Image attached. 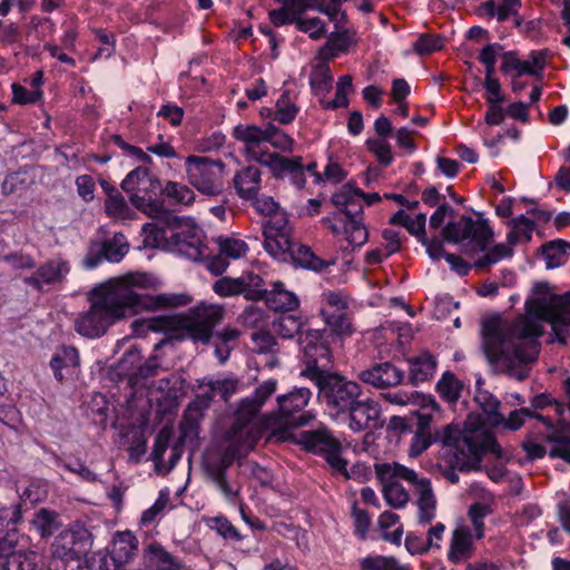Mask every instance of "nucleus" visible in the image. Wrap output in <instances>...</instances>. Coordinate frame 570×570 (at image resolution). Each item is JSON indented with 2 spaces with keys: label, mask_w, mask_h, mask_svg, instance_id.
Listing matches in <instances>:
<instances>
[{
  "label": "nucleus",
  "mask_w": 570,
  "mask_h": 570,
  "mask_svg": "<svg viewBox=\"0 0 570 570\" xmlns=\"http://www.w3.org/2000/svg\"><path fill=\"white\" fill-rule=\"evenodd\" d=\"M160 220L171 233V252L191 261H199L205 256L204 233L193 217L168 213Z\"/></svg>",
  "instance_id": "9b49d317"
},
{
  "label": "nucleus",
  "mask_w": 570,
  "mask_h": 570,
  "mask_svg": "<svg viewBox=\"0 0 570 570\" xmlns=\"http://www.w3.org/2000/svg\"><path fill=\"white\" fill-rule=\"evenodd\" d=\"M129 245L122 234H115L111 239H108L102 245V254L105 259L111 263L120 262L127 254Z\"/></svg>",
  "instance_id": "49530a36"
},
{
  "label": "nucleus",
  "mask_w": 570,
  "mask_h": 570,
  "mask_svg": "<svg viewBox=\"0 0 570 570\" xmlns=\"http://www.w3.org/2000/svg\"><path fill=\"white\" fill-rule=\"evenodd\" d=\"M234 186L239 197L256 198L261 189V171L254 166L239 170L234 177Z\"/></svg>",
  "instance_id": "c85d7f7f"
},
{
  "label": "nucleus",
  "mask_w": 570,
  "mask_h": 570,
  "mask_svg": "<svg viewBox=\"0 0 570 570\" xmlns=\"http://www.w3.org/2000/svg\"><path fill=\"white\" fill-rule=\"evenodd\" d=\"M12 101L19 105L36 104L42 99V89H30L27 85L12 83Z\"/></svg>",
  "instance_id": "4d7b16f0"
},
{
  "label": "nucleus",
  "mask_w": 570,
  "mask_h": 570,
  "mask_svg": "<svg viewBox=\"0 0 570 570\" xmlns=\"http://www.w3.org/2000/svg\"><path fill=\"white\" fill-rule=\"evenodd\" d=\"M91 548V533L80 524L75 523L61 531L52 541L49 570H66L69 561L81 559Z\"/></svg>",
  "instance_id": "ddd939ff"
},
{
  "label": "nucleus",
  "mask_w": 570,
  "mask_h": 570,
  "mask_svg": "<svg viewBox=\"0 0 570 570\" xmlns=\"http://www.w3.org/2000/svg\"><path fill=\"white\" fill-rule=\"evenodd\" d=\"M141 235L145 247L171 252V233H169L166 224L165 227H159L156 223L145 224Z\"/></svg>",
  "instance_id": "72a5a7b5"
},
{
  "label": "nucleus",
  "mask_w": 570,
  "mask_h": 570,
  "mask_svg": "<svg viewBox=\"0 0 570 570\" xmlns=\"http://www.w3.org/2000/svg\"><path fill=\"white\" fill-rule=\"evenodd\" d=\"M313 176L315 183L322 181V176L316 171V164L311 163L308 165L301 164L298 168L293 173V175L288 178L293 185L297 188H303L306 183V176Z\"/></svg>",
  "instance_id": "69168bd1"
},
{
  "label": "nucleus",
  "mask_w": 570,
  "mask_h": 570,
  "mask_svg": "<svg viewBox=\"0 0 570 570\" xmlns=\"http://www.w3.org/2000/svg\"><path fill=\"white\" fill-rule=\"evenodd\" d=\"M308 8H314V3L303 2L299 7L282 4V8L272 10L269 12V20L275 27H281L287 23H295L297 14H302Z\"/></svg>",
  "instance_id": "c03bdc74"
},
{
  "label": "nucleus",
  "mask_w": 570,
  "mask_h": 570,
  "mask_svg": "<svg viewBox=\"0 0 570 570\" xmlns=\"http://www.w3.org/2000/svg\"><path fill=\"white\" fill-rule=\"evenodd\" d=\"M361 197L360 188L351 184L342 186L332 196V202L340 213L323 219L334 235L343 234L352 248L362 247L368 239V232L361 216Z\"/></svg>",
  "instance_id": "423d86ee"
},
{
  "label": "nucleus",
  "mask_w": 570,
  "mask_h": 570,
  "mask_svg": "<svg viewBox=\"0 0 570 570\" xmlns=\"http://www.w3.org/2000/svg\"><path fill=\"white\" fill-rule=\"evenodd\" d=\"M121 188L129 195L131 203L149 217L160 220L169 213L157 200L163 190L160 181L147 168L131 170L122 180Z\"/></svg>",
  "instance_id": "1a4fd4ad"
},
{
  "label": "nucleus",
  "mask_w": 570,
  "mask_h": 570,
  "mask_svg": "<svg viewBox=\"0 0 570 570\" xmlns=\"http://www.w3.org/2000/svg\"><path fill=\"white\" fill-rule=\"evenodd\" d=\"M417 428L409 449L411 458H417L428 449V416L424 413H417Z\"/></svg>",
  "instance_id": "3c124183"
},
{
  "label": "nucleus",
  "mask_w": 570,
  "mask_h": 570,
  "mask_svg": "<svg viewBox=\"0 0 570 570\" xmlns=\"http://www.w3.org/2000/svg\"><path fill=\"white\" fill-rule=\"evenodd\" d=\"M297 111L298 109L291 100L288 92H284L276 102L275 120L283 125L291 124Z\"/></svg>",
  "instance_id": "13d9d810"
},
{
  "label": "nucleus",
  "mask_w": 570,
  "mask_h": 570,
  "mask_svg": "<svg viewBox=\"0 0 570 570\" xmlns=\"http://www.w3.org/2000/svg\"><path fill=\"white\" fill-rule=\"evenodd\" d=\"M224 309L219 305L202 304L190 315L180 321V325L195 342L208 343L213 328L223 320Z\"/></svg>",
  "instance_id": "a211bd4d"
},
{
  "label": "nucleus",
  "mask_w": 570,
  "mask_h": 570,
  "mask_svg": "<svg viewBox=\"0 0 570 570\" xmlns=\"http://www.w3.org/2000/svg\"><path fill=\"white\" fill-rule=\"evenodd\" d=\"M106 214L115 219H129L132 217V210L126 203L119 191H112L105 202Z\"/></svg>",
  "instance_id": "a18cd8bd"
},
{
  "label": "nucleus",
  "mask_w": 570,
  "mask_h": 570,
  "mask_svg": "<svg viewBox=\"0 0 570 570\" xmlns=\"http://www.w3.org/2000/svg\"><path fill=\"white\" fill-rule=\"evenodd\" d=\"M544 65L546 56L541 51H533L525 59H519L514 53L509 52L502 57L501 69L511 77L538 76L543 70Z\"/></svg>",
  "instance_id": "4be33fe9"
},
{
  "label": "nucleus",
  "mask_w": 570,
  "mask_h": 570,
  "mask_svg": "<svg viewBox=\"0 0 570 570\" xmlns=\"http://www.w3.org/2000/svg\"><path fill=\"white\" fill-rule=\"evenodd\" d=\"M200 387L204 390V395L208 399L219 395L223 400L227 401L233 394L238 392L239 382L233 377L209 380Z\"/></svg>",
  "instance_id": "ea45409f"
},
{
  "label": "nucleus",
  "mask_w": 570,
  "mask_h": 570,
  "mask_svg": "<svg viewBox=\"0 0 570 570\" xmlns=\"http://www.w3.org/2000/svg\"><path fill=\"white\" fill-rule=\"evenodd\" d=\"M146 553L151 570H187L178 559L160 544H150Z\"/></svg>",
  "instance_id": "f704fd0d"
},
{
  "label": "nucleus",
  "mask_w": 570,
  "mask_h": 570,
  "mask_svg": "<svg viewBox=\"0 0 570 570\" xmlns=\"http://www.w3.org/2000/svg\"><path fill=\"white\" fill-rule=\"evenodd\" d=\"M69 272V263L61 257H56L40 265L31 276L24 278V283L40 291L46 286L61 283Z\"/></svg>",
  "instance_id": "412c9836"
},
{
  "label": "nucleus",
  "mask_w": 570,
  "mask_h": 570,
  "mask_svg": "<svg viewBox=\"0 0 570 570\" xmlns=\"http://www.w3.org/2000/svg\"><path fill=\"white\" fill-rule=\"evenodd\" d=\"M301 443L307 450L322 454L335 473L346 479L350 476L347 461L342 456V444L326 428L302 432Z\"/></svg>",
  "instance_id": "2eb2a0df"
},
{
  "label": "nucleus",
  "mask_w": 570,
  "mask_h": 570,
  "mask_svg": "<svg viewBox=\"0 0 570 570\" xmlns=\"http://www.w3.org/2000/svg\"><path fill=\"white\" fill-rule=\"evenodd\" d=\"M353 89L352 77L350 75H345L340 77L336 83V95L335 98L331 101L324 104V107L327 109L343 108L348 105L347 96Z\"/></svg>",
  "instance_id": "5fc2aeb1"
},
{
  "label": "nucleus",
  "mask_w": 570,
  "mask_h": 570,
  "mask_svg": "<svg viewBox=\"0 0 570 570\" xmlns=\"http://www.w3.org/2000/svg\"><path fill=\"white\" fill-rule=\"evenodd\" d=\"M350 39L345 35H333L326 43L320 49L318 58L323 61H328L337 57L341 52L348 49Z\"/></svg>",
  "instance_id": "09e8293b"
},
{
  "label": "nucleus",
  "mask_w": 570,
  "mask_h": 570,
  "mask_svg": "<svg viewBox=\"0 0 570 570\" xmlns=\"http://www.w3.org/2000/svg\"><path fill=\"white\" fill-rule=\"evenodd\" d=\"M569 256L570 245L563 240L551 242L543 246V257L548 269L562 266Z\"/></svg>",
  "instance_id": "a19ab883"
},
{
  "label": "nucleus",
  "mask_w": 570,
  "mask_h": 570,
  "mask_svg": "<svg viewBox=\"0 0 570 570\" xmlns=\"http://www.w3.org/2000/svg\"><path fill=\"white\" fill-rule=\"evenodd\" d=\"M266 292V304L273 311H294L299 306L298 297L291 291H287L282 282L272 284V288Z\"/></svg>",
  "instance_id": "7c9ffc66"
},
{
  "label": "nucleus",
  "mask_w": 570,
  "mask_h": 570,
  "mask_svg": "<svg viewBox=\"0 0 570 570\" xmlns=\"http://www.w3.org/2000/svg\"><path fill=\"white\" fill-rule=\"evenodd\" d=\"M348 308V296L342 291L326 289L320 296V313L323 320L342 314Z\"/></svg>",
  "instance_id": "473e14b6"
},
{
  "label": "nucleus",
  "mask_w": 570,
  "mask_h": 570,
  "mask_svg": "<svg viewBox=\"0 0 570 570\" xmlns=\"http://www.w3.org/2000/svg\"><path fill=\"white\" fill-rule=\"evenodd\" d=\"M312 392L307 387H295L286 394L277 396V412L264 416V428L272 431V435L283 439V429L288 425L304 426L315 419L311 411L294 417L309 402Z\"/></svg>",
  "instance_id": "6e6552de"
},
{
  "label": "nucleus",
  "mask_w": 570,
  "mask_h": 570,
  "mask_svg": "<svg viewBox=\"0 0 570 570\" xmlns=\"http://www.w3.org/2000/svg\"><path fill=\"white\" fill-rule=\"evenodd\" d=\"M257 163L268 167L273 175L276 177L289 178L302 164V158H287L279 155H265L264 158Z\"/></svg>",
  "instance_id": "c9c22d12"
},
{
  "label": "nucleus",
  "mask_w": 570,
  "mask_h": 570,
  "mask_svg": "<svg viewBox=\"0 0 570 570\" xmlns=\"http://www.w3.org/2000/svg\"><path fill=\"white\" fill-rule=\"evenodd\" d=\"M218 245L220 254L233 259L240 258L248 249L247 244L237 238H219Z\"/></svg>",
  "instance_id": "0e129e2a"
},
{
  "label": "nucleus",
  "mask_w": 570,
  "mask_h": 570,
  "mask_svg": "<svg viewBox=\"0 0 570 570\" xmlns=\"http://www.w3.org/2000/svg\"><path fill=\"white\" fill-rule=\"evenodd\" d=\"M510 232L507 235V240L517 246L519 244L529 243L532 238L534 230V223L521 215L509 223Z\"/></svg>",
  "instance_id": "e433bc0d"
},
{
  "label": "nucleus",
  "mask_w": 570,
  "mask_h": 570,
  "mask_svg": "<svg viewBox=\"0 0 570 570\" xmlns=\"http://www.w3.org/2000/svg\"><path fill=\"white\" fill-rule=\"evenodd\" d=\"M375 473L379 480L384 483L383 495L386 503L394 508H402L407 502L409 495L404 488L393 480L399 478L413 484L420 493V521L422 523L428 521L425 515L428 508V481L425 479H420L414 470L396 462L375 464Z\"/></svg>",
  "instance_id": "0eeeda50"
},
{
  "label": "nucleus",
  "mask_w": 570,
  "mask_h": 570,
  "mask_svg": "<svg viewBox=\"0 0 570 570\" xmlns=\"http://www.w3.org/2000/svg\"><path fill=\"white\" fill-rule=\"evenodd\" d=\"M288 258H291L295 265L315 272H322L335 264V259H322L314 254L311 247L297 243H294Z\"/></svg>",
  "instance_id": "cd10ccee"
},
{
  "label": "nucleus",
  "mask_w": 570,
  "mask_h": 570,
  "mask_svg": "<svg viewBox=\"0 0 570 570\" xmlns=\"http://www.w3.org/2000/svg\"><path fill=\"white\" fill-rule=\"evenodd\" d=\"M461 387V383L454 377L453 374L445 373L439 381L436 390L441 397L452 403L458 400Z\"/></svg>",
  "instance_id": "052dcab7"
},
{
  "label": "nucleus",
  "mask_w": 570,
  "mask_h": 570,
  "mask_svg": "<svg viewBox=\"0 0 570 570\" xmlns=\"http://www.w3.org/2000/svg\"><path fill=\"white\" fill-rule=\"evenodd\" d=\"M249 282L245 277L239 278H222L214 284V291L220 296H233L245 294L247 295V287L253 286L258 293H262V278L259 276H249Z\"/></svg>",
  "instance_id": "c756f323"
},
{
  "label": "nucleus",
  "mask_w": 570,
  "mask_h": 570,
  "mask_svg": "<svg viewBox=\"0 0 570 570\" xmlns=\"http://www.w3.org/2000/svg\"><path fill=\"white\" fill-rule=\"evenodd\" d=\"M160 220L171 233V252L191 261H199L205 256L204 233L193 217L168 213Z\"/></svg>",
  "instance_id": "f8f14e48"
},
{
  "label": "nucleus",
  "mask_w": 570,
  "mask_h": 570,
  "mask_svg": "<svg viewBox=\"0 0 570 570\" xmlns=\"http://www.w3.org/2000/svg\"><path fill=\"white\" fill-rule=\"evenodd\" d=\"M348 412V426L354 432H361L368 428L371 421H374L380 415L379 405L372 400L355 401V403L347 410Z\"/></svg>",
  "instance_id": "bb28decb"
},
{
  "label": "nucleus",
  "mask_w": 570,
  "mask_h": 570,
  "mask_svg": "<svg viewBox=\"0 0 570 570\" xmlns=\"http://www.w3.org/2000/svg\"><path fill=\"white\" fill-rule=\"evenodd\" d=\"M78 364V351L72 346H62L55 353L50 361V366L53 371L55 377L59 381L63 379V368L77 367Z\"/></svg>",
  "instance_id": "58836bf2"
},
{
  "label": "nucleus",
  "mask_w": 570,
  "mask_h": 570,
  "mask_svg": "<svg viewBox=\"0 0 570 570\" xmlns=\"http://www.w3.org/2000/svg\"><path fill=\"white\" fill-rule=\"evenodd\" d=\"M543 323L551 325L559 341L567 342L570 293L531 298L525 304V314L514 321L498 315L485 317L481 346L489 363L519 381L525 379L529 364L537 360L540 351L537 338L543 334Z\"/></svg>",
  "instance_id": "f257e3e1"
},
{
  "label": "nucleus",
  "mask_w": 570,
  "mask_h": 570,
  "mask_svg": "<svg viewBox=\"0 0 570 570\" xmlns=\"http://www.w3.org/2000/svg\"><path fill=\"white\" fill-rule=\"evenodd\" d=\"M294 245L285 215L269 217L264 224V248L274 258L286 261Z\"/></svg>",
  "instance_id": "aec40b11"
},
{
  "label": "nucleus",
  "mask_w": 570,
  "mask_h": 570,
  "mask_svg": "<svg viewBox=\"0 0 570 570\" xmlns=\"http://www.w3.org/2000/svg\"><path fill=\"white\" fill-rule=\"evenodd\" d=\"M276 389L277 381L271 379L259 384L252 396L243 399L234 424L217 449L209 450L204 458L206 473L228 500H234L237 491L227 482L225 471L236 459L247 455L261 439L265 428L264 417L259 419L258 413Z\"/></svg>",
  "instance_id": "7ed1b4c3"
},
{
  "label": "nucleus",
  "mask_w": 570,
  "mask_h": 570,
  "mask_svg": "<svg viewBox=\"0 0 570 570\" xmlns=\"http://www.w3.org/2000/svg\"><path fill=\"white\" fill-rule=\"evenodd\" d=\"M302 321L292 314L279 315L273 322V330L276 334L284 338H291L297 333H302Z\"/></svg>",
  "instance_id": "de8ad7c7"
},
{
  "label": "nucleus",
  "mask_w": 570,
  "mask_h": 570,
  "mask_svg": "<svg viewBox=\"0 0 570 570\" xmlns=\"http://www.w3.org/2000/svg\"><path fill=\"white\" fill-rule=\"evenodd\" d=\"M298 344L303 353L306 370L303 375L311 379L320 377V367H326L330 363V348L324 341V332L307 330L299 333Z\"/></svg>",
  "instance_id": "f3484780"
},
{
  "label": "nucleus",
  "mask_w": 570,
  "mask_h": 570,
  "mask_svg": "<svg viewBox=\"0 0 570 570\" xmlns=\"http://www.w3.org/2000/svg\"><path fill=\"white\" fill-rule=\"evenodd\" d=\"M367 149L376 157L380 165L387 167L394 157L391 145L384 138H368L365 142Z\"/></svg>",
  "instance_id": "864d4df0"
},
{
  "label": "nucleus",
  "mask_w": 570,
  "mask_h": 570,
  "mask_svg": "<svg viewBox=\"0 0 570 570\" xmlns=\"http://www.w3.org/2000/svg\"><path fill=\"white\" fill-rule=\"evenodd\" d=\"M379 525L383 531L382 538L391 543L400 544L402 539V524L400 517L390 511L383 512L379 518Z\"/></svg>",
  "instance_id": "79ce46f5"
},
{
  "label": "nucleus",
  "mask_w": 570,
  "mask_h": 570,
  "mask_svg": "<svg viewBox=\"0 0 570 570\" xmlns=\"http://www.w3.org/2000/svg\"><path fill=\"white\" fill-rule=\"evenodd\" d=\"M138 550V540L130 531L117 532L114 537L110 557L116 567L129 563Z\"/></svg>",
  "instance_id": "a878e982"
},
{
  "label": "nucleus",
  "mask_w": 570,
  "mask_h": 570,
  "mask_svg": "<svg viewBox=\"0 0 570 570\" xmlns=\"http://www.w3.org/2000/svg\"><path fill=\"white\" fill-rule=\"evenodd\" d=\"M333 76L328 66L320 65L309 75V83L316 95H324L332 88Z\"/></svg>",
  "instance_id": "8fccbe9b"
},
{
  "label": "nucleus",
  "mask_w": 570,
  "mask_h": 570,
  "mask_svg": "<svg viewBox=\"0 0 570 570\" xmlns=\"http://www.w3.org/2000/svg\"><path fill=\"white\" fill-rule=\"evenodd\" d=\"M168 503L169 492L161 490L155 503L141 513L139 521L140 525L145 527L153 523L157 519V517L165 510Z\"/></svg>",
  "instance_id": "680f3d73"
},
{
  "label": "nucleus",
  "mask_w": 570,
  "mask_h": 570,
  "mask_svg": "<svg viewBox=\"0 0 570 570\" xmlns=\"http://www.w3.org/2000/svg\"><path fill=\"white\" fill-rule=\"evenodd\" d=\"M430 258L433 261L444 258L450 268L459 275H466L471 269V264L466 263L459 255L445 253L441 244L430 242Z\"/></svg>",
  "instance_id": "37998d69"
},
{
  "label": "nucleus",
  "mask_w": 570,
  "mask_h": 570,
  "mask_svg": "<svg viewBox=\"0 0 570 570\" xmlns=\"http://www.w3.org/2000/svg\"><path fill=\"white\" fill-rule=\"evenodd\" d=\"M448 242L460 245L462 253L473 261V266L483 268L513 255V245L508 240L490 247L494 233L487 219L462 216L449 223L442 232Z\"/></svg>",
  "instance_id": "39448f33"
},
{
  "label": "nucleus",
  "mask_w": 570,
  "mask_h": 570,
  "mask_svg": "<svg viewBox=\"0 0 570 570\" xmlns=\"http://www.w3.org/2000/svg\"><path fill=\"white\" fill-rule=\"evenodd\" d=\"M28 538L12 530L0 539V560H6L4 570H33L37 553L27 550Z\"/></svg>",
  "instance_id": "6ab92c4d"
},
{
  "label": "nucleus",
  "mask_w": 570,
  "mask_h": 570,
  "mask_svg": "<svg viewBox=\"0 0 570 570\" xmlns=\"http://www.w3.org/2000/svg\"><path fill=\"white\" fill-rule=\"evenodd\" d=\"M187 181L200 194L219 195L225 185V164L220 159L190 155L185 159Z\"/></svg>",
  "instance_id": "4468645a"
},
{
  "label": "nucleus",
  "mask_w": 570,
  "mask_h": 570,
  "mask_svg": "<svg viewBox=\"0 0 570 570\" xmlns=\"http://www.w3.org/2000/svg\"><path fill=\"white\" fill-rule=\"evenodd\" d=\"M295 26L304 33H307L313 40L324 37L326 30L324 22L318 18H306L297 14Z\"/></svg>",
  "instance_id": "bf43d9fd"
},
{
  "label": "nucleus",
  "mask_w": 570,
  "mask_h": 570,
  "mask_svg": "<svg viewBox=\"0 0 570 570\" xmlns=\"http://www.w3.org/2000/svg\"><path fill=\"white\" fill-rule=\"evenodd\" d=\"M31 524L41 538L52 535L61 527L59 514L48 509H40L33 515Z\"/></svg>",
  "instance_id": "4c0bfd02"
},
{
  "label": "nucleus",
  "mask_w": 570,
  "mask_h": 570,
  "mask_svg": "<svg viewBox=\"0 0 570 570\" xmlns=\"http://www.w3.org/2000/svg\"><path fill=\"white\" fill-rule=\"evenodd\" d=\"M321 390L326 401L328 414L334 420H337L341 414H345L362 392L357 383L337 375L327 377Z\"/></svg>",
  "instance_id": "dca6fc26"
},
{
  "label": "nucleus",
  "mask_w": 570,
  "mask_h": 570,
  "mask_svg": "<svg viewBox=\"0 0 570 570\" xmlns=\"http://www.w3.org/2000/svg\"><path fill=\"white\" fill-rule=\"evenodd\" d=\"M478 540L466 523L458 524L453 530L449 549V559L454 562H463L470 559L475 550L474 542Z\"/></svg>",
  "instance_id": "393cba45"
},
{
  "label": "nucleus",
  "mask_w": 570,
  "mask_h": 570,
  "mask_svg": "<svg viewBox=\"0 0 570 570\" xmlns=\"http://www.w3.org/2000/svg\"><path fill=\"white\" fill-rule=\"evenodd\" d=\"M358 379L376 389H387L399 385L403 380V372L395 365L383 362L362 371Z\"/></svg>",
  "instance_id": "5701e85b"
},
{
  "label": "nucleus",
  "mask_w": 570,
  "mask_h": 570,
  "mask_svg": "<svg viewBox=\"0 0 570 570\" xmlns=\"http://www.w3.org/2000/svg\"><path fill=\"white\" fill-rule=\"evenodd\" d=\"M363 570H396V561L383 556H368L361 561Z\"/></svg>",
  "instance_id": "338daca9"
},
{
  "label": "nucleus",
  "mask_w": 570,
  "mask_h": 570,
  "mask_svg": "<svg viewBox=\"0 0 570 570\" xmlns=\"http://www.w3.org/2000/svg\"><path fill=\"white\" fill-rule=\"evenodd\" d=\"M234 137L244 144L243 151L247 159L254 161L262 160L265 155H276L266 148V142L282 151H292L294 146L292 137L272 125L265 128L238 125L234 128Z\"/></svg>",
  "instance_id": "9d476101"
},
{
  "label": "nucleus",
  "mask_w": 570,
  "mask_h": 570,
  "mask_svg": "<svg viewBox=\"0 0 570 570\" xmlns=\"http://www.w3.org/2000/svg\"><path fill=\"white\" fill-rule=\"evenodd\" d=\"M425 215L423 213L413 214L401 209L396 212L390 219L392 224L405 227L410 234L414 235L423 246H428L425 236Z\"/></svg>",
  "instance_id": "2f4dec72"
},
{
  "label": "nucleus",
  "mask_w": 570,
  "mask_h": 570,
  "mask_svg": "<svg viewBox=\"0 0 570 570\" xmlns=\"http://www.w3.org/2000/svg\"><path fill=\"white\" fill-rule=\"evenodd\" d=\"M160 281L148 273L130 272L96 286L90 296V308L75 321V330L86 337H99L108 327L126 317L163 308L186 305L185 295L149 294Z\"/></svg>",
  "instance_id": "f03ea898"
},
{
  "label": "nucleus",
  "mask_w": 570,
  "mask_h": 570,
  "mask_svg": "<svg viewBox=\"0 0 570 570\" xmlns=\"http://www.w3.org/2000/svg\"><path fill=\"white\" fill-rule=\"evenodd\" d=\"M163 193L176 204L189 205L195 200V193L187 185L177 181H168Z\"/></svg>",
  "instance_id": "603ef678"
},
{
  "label": "nucleus",
  "mask_w": 570,
  "mask_h": 570,
  "mask_svg": "<svg viewBox=\"0 0 570 570\" xmlns=\"http://www.w3.org/2000/svg\"><path fill=\"white\" fill-rule=\"evenodd\" d=\"M475 402L487 415L470 414L462 430L449 426L444 433V448L454 449L453 464L461 471L476 470L483 455L491 452L501 456V449L493 435L485 429L484 423L499 426L503 415L499 413V401L485 391H479Z\"/></svg>",
  "instance_id": "20e7f679"
},
{
  "label": "nucleus",
  "mask_w": 570,
  "mask_h": 570,
  "mask_svg": "<svg viewBox=\"0 0 570 570\" xmlns=\"http://www.w3.org/2000/svg\"><path fill=\"white\" fill-rule=\"evenodd\" d=\"M383 331L386 337L396 340L400 348L407 345L413 337V330L410 324L392 322L384 326Z\"/></svg>",
  "instance_id": "6e6d98bb"
},
{
  "label": "nucleus",
  "mask_w": 570,
  "mask_h": 570,
  "mask_svg": "<svg viewBox=\"0 0 570 570\" xmlns=\"http://www.w3.org/2000/svg\"><path fill=\"white\" fill-rule=\"evenodd\" d=\"M537 417L547 425V442L550 444V456L560 458L570 463V425L558 420L557 425H551L550 420H546L541 415Z\"/></svg>",
  "instance_id": "b1692460"
},
{
  "label": "nucleus",
  "mask_w": 570,
  "mask_h": 570,
  "mask_svg": "<svg viewBox=\"0 0 570 570\" xmlns=\"http://www.w3.org/2000/svg\"><path fill=\"white\" fill-rule=\"evenodd\" d=\"M489 513V509L480 503L473 504L469 510L470 524H468L472 534L476 539H482L484 537V517Z\"/></svg>",
  "instance_id": "e2e57ef3"
},
{
  "label": "nucleus",
  "mask_w": 570,
  "mask_h": 570,
  "mask_svg": "<svg viewBox=\"0 0 570 570\" xmlns=\"http://www.w3.org/2000/svg\"><path fill=\"white\" fill-rule=\"evenodd\" d=\"M410 363V379L412 383L419 384L428 380V357L425 355L411 358Z\"/></svg>",
  "instance_id": "774afa93"
}]
</instances>
